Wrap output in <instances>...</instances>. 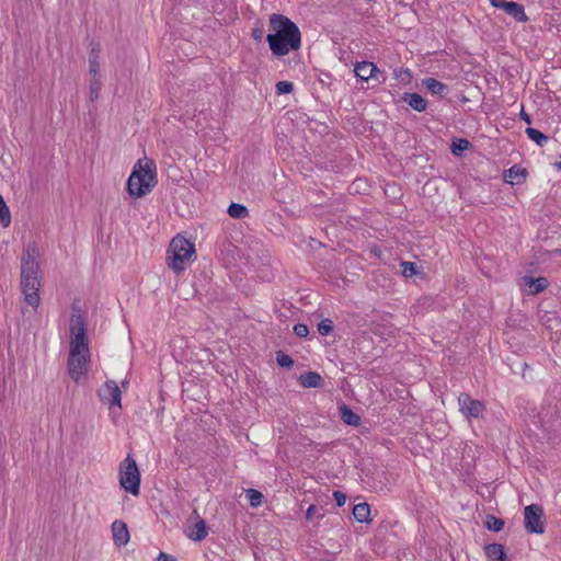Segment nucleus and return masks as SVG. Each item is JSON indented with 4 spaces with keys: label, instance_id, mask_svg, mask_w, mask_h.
Listing matches in <instances>:
<instances>
[{
    "label": "nucleus",
    "instance_id": "obj_2",
    "mask_svg": "<svg viewBox=\"0 0 561 561\" xmlns=\"http://www.w3.org/2000/svg\"><path fill=\"white\" fill-rule=\"evenodd\" d=\"M38 250L35 243H30L21 257V291L27 305L36 309L39 306V272L41 267L36 261Z\"/></svg>",
    "mask_w": 561,
    "mask_h": 561
},
{
    "label": "nucleus",
    "instance_id": "obj_26",
    "mask_svg": "<svg viewBox=\"0 0 561 561\" xmlns=\"http://www.w3.org/2000/svg\"><path fill=\"white\" fill-rule=\"evenodd\" d=\"M471 147V142L466 138H456L453 140L450 150L456 157L462 156V153Z\"/></svg>",
    "mask_w": 561,
    "mask_h": 561
},
{
    "label": "nucleus",
    "instance_id": "obj_13",
    "mask_svg": "<svg viewBox=\"0 0 561 561\" xmlns=\"http://www.w3.org/2000/svg\"><path fill=\"white\" fill-rule=\"evenodd\" d=\"M422 85L430 91L433 95L442 99L446 98L449 93V87L435 78L428 77L422 80Z\"/></svg>",
    "mask_w": 561,
    "mask_h": 561
},
{
    "label": "nucleus",
    "instance_id": "obj_20",
    "mask_svg": "<svg viewBox=\"0 0 561 561\" xmlns=\"http://www.w3.org/2000/svg\"><path fill=\"white\" fill-rule=\"evenodd\" d=\"M402 101L416 112H424L427 107V101L419 93L404 92Z\"/></svg>",
    "mask_w": 561,
    "mask_h": 561
},
{
    "label": "nucleus",
    "instance_id": "obj_40",
    "mask_svg": "<svg viewBox=\"0 0 561 561\" xmlns=\"http://www.w3.org/2000/svg\"><path fill=\"white\" fill-rule=\"evenodd\" d=\"M318 512V507L316 505H310L308 508H307V512H306V519L307 520H312L314 514Z\"/></svg>",
    "mask_w": 561,
    "mask_h": 561
},
{
    "label": "nucleus",
    "instance_id": "obj_31",
    "mask_svg": "<svg viewBox=\"0 0 561 561\" xmlns=\"http://www.w3.org/2000/svg\"><path fill=\"white\" fill-rule=\"evenodd\" d=\"M400 267L404 277H412L420 273L417 265L414 262L402 261L400 263Z\"/></svg>",
    "mask_w": 561,
    "mask_h": 561
},
{
    "label": "nucleus",
    "instance_id": "obj_3",
    "mask_svg": "<svg viewBox=\"0 0 561 561\" xmlns=\"http://www.w3.org/2000/svg\"><path fill=\"white\" fill-rule=\"evenodd\" d=\"M156 164L152 160L142 164L138 160L127 180V192L130 196L139 198L149 194L157 185Z\"/></svg>",
    "mask_w": 561,
    "mask_h": 561
},
{
    "label": "nucleus",
    "instance_id": "obj_8",
    "mask_svg": "<svg viewBox=\"0 0 561 561\" xmlns=\"http://www.w3.org/2000/svg\"><path fill=\"white\" fill-rule=\"evenodd\" d=\"M458 404L460 412L466 417L479 419L482 417L485 411V404L483 401L471 398L468 393H461L458 397Z\"/></svg>",
    "mask_w": 561,
    "mask_h": 561
},
{
    "label": "nucleus",
    "instance_id": "obj_36",
    "mask_svg": "<svg viewBox=\"0 0 561 561\" xmlns=\"http://www.w3.org/2000/svg\"><path fill=\"white\" fill-rule=\"evenodd\" d=\"M276 94L283 95L291 93L294 90V83L290 81H278L275 85Z\"/></svg>",
    "mask_w": 561,
    "mask_h": 561
},
{
    "label": "nucleus",
    "instance_id": "obj_32",
    "mask_svg": "<svg viewBox=\"0 0 561 561\" xmlns=\"http://www.w3.org/2000/svg\"><path fill=\"white\" fill-rule=\"evenodd\" d=\"M276 363L279 367L287 369L294 366V359L283 351L276 352Z\"/></svg>",
    "mask_w": 561,
    "mask_h": 561
},
{
    "label": "nucleus",
    "instance_id": "obj_1",
    "mask_svg": "<svg viewBox=\"0 0 561 561\" xmlns=\"http://www.w3.org/2000/svg\"><path fill=\"white\" fill-rule=\"evenodd\" d=\"M270 28L273 33L267 34L266 42L274 56L282 57L300 48V30L286 15L273 13L270 16Z\"/></svg>",
    "mask_w": 561,
    "mask_h": 561
},
{
    "label": "nucleus",
    "instance_id": "obj_25",
    "mask_svg": "<svg viewBox=\"0 0 561 561\" xmlns=\"http://www.w3.org/2000/svg\"><path fill=\"white\" fill-rule=\"evenodd\" d=\"M525 133L527 137L536 142L539 147H543L549 140L547 135L534 127H527Z\"/></svg>",
    "mask_w": 561,
    "mask_h": 561
},
{
    "label": "nucleus",
    "instance_id": "obj_37",
    "mask_svg": "<svg viewBox=\"0 0 561 561\" xmlns=\"http://www.w3.org/2000/svg\"><path fill=\"white\" fill-rule=\"evenodd\" d=\"M294 334L298 337H307L309 334V328L305 323H296L293 328Z\"/></svg>",
    "mask_w": 561,
    "mask_h": 561
},
{
    "label": "nucleus",
    "instance_id": "obj_9",
    "mask_svg": "<svg viewBox=\"0 0 561 561\" xmlns=\"http://www.w3.org/2000/svg\"><path fill=\"white\" fill-rule=\"evenodd\" d=\"M490 3L494 8L503 10L506 14L515 19L517 22L528 21V16L525 13L524 7L515 1L490 0Z\"/></svg>",
    "mask_w": 561,
    "mask_h": 561
},
{
    "label": "nucleus",
    "instance_id": "obj_30",
    "mask_svg": "<svg viewBox=\"0 0 561 561\" xmlns=\"http://www.w3.org/2000/svg\"><path fill=\"white\" fill-rule=\"evenodd\" d=\"M101 88H102V82L99 78V75L95 77L92 76V78L90 80V85H89L90 100L92 102H94L95 100L99 99Z\"/></svg>",
    "mask_w": 561,
    "mask_h": 561
},
{
    "label": "nucleus",
    "instance_id": "obj_27",
    "mask_svg": "<svg viewBox=\"0 0 561 561\" xmlns=\"http://www.w3.org/2000/svg\"><path fill=\"white\" fill-rule=\"evenodd\" d=\"M228 215L231 217V218H234V219H242V218H245L249 214V210L248 208L242 205V204H238V203H231L228 207V210H227Z\"/></svg>",
    "mask_w": 561,
    "mask_h": 561
},
{
    "label": "nucleus",
    "instance_id": "obj_4",
    "mask_svg": "<svg viewBox=\"0 0 561 561\" xmlns=\"http://www.w3.org/2000/svg\"><path fill=\"white\" fill-rule=\"evenodd\" d=\"M194 255V243L178 234L170 242L167 252V264L174 273L179 274L190 266Z\"/></svg>",
    "mask_w": 561,
    "mask_h": 561
},
{
    "label": "nucleus",
    "instance_id": "obj_38",
    "mask_svg": "<svg viewBox=\"0 0 561 561\" xmlns=\"http://www.w3.org/2000/svg\"><path fill=\"white\" fill-rule=\"evenodd\" d=\"M263 33H264L263 24L256 23L255 27L252 28L251 36L255 42L260 43L263 39Z\"/></svg>",
    "mask_w": 561,
    "mask_h": 561
},
{
    "label": "nucleus",
    "instance_id": "obj_15",
    "mask_svg": "<svg viewBox=\"0 0 561 561\" xmlns=\"http://www.w3.org/2000/svg\"><path fill=\"white\" fill-rule=\"evenodd\" d=\"M113 539L116 546L127 545L129 540V531L127 525L123 520H115L112 524Z\"/></svg>",
    "mask_w": 561,
    "mask_h": 561
},
{
    "label": "nucleus",
    "instance_id": "obj_35",
    "mask_svg": "<svg viewBox=\"0 0 561 561\" xmlns=\"http://www.w3.org/2000/svg\"><path fill=\"white\" fill-rule=\"evenodd\" d=\"M393 75H394V78L397 80H399L400 82L402 83H410L411 81V78H412V73L410 71V69H402V68H397L393 70Z\"/></svg>",
    "mask_w": 561,
    "mask_h": 561
},
{
    "label": "nucleus",
    "instance_id": "obj_19",
    "mask_svg": "<svg viewBox=\"0 0 561 561\" xmlns=\"http://www.w3.org/2000/svg\"><path fill=\"white\" fill-rule=\"evenodd\" d=\"M69 351H90L87 330L70 333Z\"/></svg>",
    "mask_w": 561,
    "mask_h": 561
},
{
    "label": "nucleus",
    "instance_id": "obj_12",
    "mask_svg": "<svg viewBox=\"0 0 561 561\" xmlns=\"http://www.w3.org/2000/svg\"><path fill=\"white\" fill-rule=\"evenodd\" d=\"M79 330H87L85 314L79 305L72 304L71 316L69 319V331L70 333H75Z\"/></svg>",
    "mask_w": 561,
    "mask_h": 561
},
{
    "label": "nucleus",
    "instance_id": "obj_39",
    "mask_svg": "<svg viewBox=\"0 0 561 561\" xmlns=\"http://www.w3.org/2000/svg\"><path fill=\"white\" fill-rule=\"evenodd\" d=\"M333 499L337 506H343L346 502V495L341 491H334L333 492Z\"/></svg>",
    "mask_w": 561,
    "mask_h": 561
},
{
    "label": "nucleus",
    "instance_id": "obj_14",
    "mask_svg": "<svg viewBox=\"0 0 561 561\" xmlns=\"http://www.w3.org/2000/svg\"><path fill=\"white\" fill-rule=\"evenodd\" d=\"M525 290L528 295H537L541 291H543L549 283L546 277H531V276H525L523 277Z\"/></svg>",
    "mask_w": 561,
    "mask_h": 561
},
{
    "label": "nucleus",
    "instance_id": "obj_41",
    "mask_svg": "<svg viewBox=\"0 0 561 561\" xmlns=\"http://www.w3.org/2000/svg\"><path fill=\"white\" fill-rule=\"evenodd\" d=\"M156 561H176V559L164 552H160Z\"/></svg>",
    "mask_w": 561,
    "mask_h": 561
},
{
    "label": "nucleus",
    "instance_id": "obj_29",
    "mask_svg": "<svg viewBox=\"0 0 561 561\" xmlns=\"http://www.w3.org/2000/svg\"><path fill=\"white\" fill-rule=\"evenodd\" d=\"M0 222L2 227L7 228L11 224V213L10 209L3 198V196L0 194Z\"/></svg>",
    "mask_w": 561,
    "mask_h": 561
},
{
    "label": "nucleus",
    "instance_id": "obj_23",
    "mask_svg": "<svg viewBox=\"0 0 561 561\" xmlns=\"http://www.w3.org/2000/svg\"><path fill=\"white\" fill-rule=\"evenodd\" d=\"M208 535V526L203 518L194 524L192 531L187 535L193 541H202Z\"/></svg>",
    "mask_w": 561,
    "mask_h": 561
},
{
    "label": "nucleus",
    "instance_id": "obj_34",
    "mask_svg": "<svg viewBox=\"0 0 561 561\" xmlns=\"http://www.w3.org/2000/svg\"><path fill=\"white\" fill-rule=\"evenodd\" d=\"M333 329H334V324L331 319H323L317 325V331L322 336H327L330 333H332Z\"/></svg>",
    "mask_w": 561,
    "mask_h": 561
},
{
    "label": "nucleus",
    "instance_id": "obj_43",
    "mask_svg": "<svg viewBox=\"0 0 561 561\" xmlns=\"http://www.w3.org/2000/svg\"><path fill=\"white\" fill-rule=\"evenodd\" d=\"M554 165H556V168H557L558 170H561V161L556 162V163H554Z\"/></svg>",
    "mask_w": 561,
    "mask_h": 561
},
{
    "label": "nucleus",
    "instance_id": "obj_33",
    "mask_svg": "<svg viewBox=\"0 0 561 561\" xmlns=\"http://www.w3.org/2000/svg\"><path fill=\"white\" fill-rule=\"evenodd\" d=\"M247 497H248L251 506L257 507L262 504L264 496H263L262 492H260L255 489H249L247 491Z\"/></svg>",
    "mask_w": 561,
    "mask_h": 561
},
{
    "label": "nucleus",
    "instance_id": "obj_18",
    "mask_svg": "<svg viewBox=\"0 0 561 561\" xmlns=\"http://www.w3.org/2000/svg\"><path fill=\"white\" fill-rule=\"evenodd\" d=\"M527 170L514 164L508 170L504 171V181L512 185L522 184L526 181Z\"/></svg>",
    "mask_w": 561,
    "mask_h": 561
},
{
    "label": "nucleus",
    "instance_id": "obj_16",
    "mask_svg": "<svg viewBox=\"0 0 561 561\" xmlns=\"http://www.w3.org/2000/svg\"><path fill=\"white\" fill-rule=\"evenodd\" d=\"M100 53L101 44L96 41H91L89 50V73L93 77L98 76L100 71Z\"/></svg>",
    "mask_w": 561,
    "mask_h": 561
},
{
    "label": "nucleus",
    "instance_id": "obj_42",
    "mask_svg": "<svg viewBox=\"0 0 561 561\" xmlns=\"http://www.w3.org/2000/svg\"><path fill=\"white\" fill-rule=\"evenodd\" d=\"M520 118L527 123V124H531V117L529 114L525 113L524 110H522L520 112Z\"/></svg>",
    "mask_w": 561,
    "mask_h": 561
},
{
    "label": "nucleus",
    "instance_id": "obj_17",
    "mask_svg": "<svg viewBox=\"0 0 561 561\" xmlns=\"http://www.w3.org/2000/svg\"><path fill=\"white\" fill-rule=\"evenodd\" d=\"M299 383L304 388H322L324 379L317 371H305L298 377Z\"/></svg>",
    "mask_w": 561,
    "mask_h": 561
},
{
    "label": "nucleus",
    "instance_id": "obj_28",
    "mask_svg": "<svg viewBox=\"0 0 561 561\" xmlns=\"http://www.w3.org/2000/svg\"><path fill=\"white\" fill-rule=\"evenodd\" d=\"M484 527L490 531L499 533L504 528V520L494 515H486Z\"/></svg>",
    "mask_w": 561,
    "mask_h": 561
},
{
    "label": "nucleus",
    "instance_id": "obj_24",
    "mask_svg": "<svg viewBox=\"0 0 561 561\" xmlns=\"http://www.w3.org/2000/svg\"><path fill=\"white\" fill-rule=\"evenodd\" d=\"M353 515H354V518L358 523H369L370 522V518H369L370 506H369V504L366 503V502H363V503L354 505V507H353Z\"/></svg>",
    "mask_w": 561,
    "mask_h": 561
},
{
    "label": "nucleus",
    "instance_id": "obj_5",
    "mask_svg": "<svg viewBox=\"0 0 561 561\" xmlns=\"http://www.w3.org/2000/svg\"><path fill=\"white\" fill-rule=\"evenodd\" d=\"M119 484L125 491L135 496L140 492V472L130 455H127L119 466Z\"/></svg>",
    "mask_w": 561,
    "mask_h": 561
},
{
    "label": "nucleus",
    "instance_id": "obj_11",
    "mask_svg": "<svg viewBox=\"0 0 561 561\" xmlns=\"http://www.w3.org/2000/svg\"><path fill=\"white\" fill-rule=\"evenodd\" d=\"M355 76L362 81H368L369 79H377L378 75H382L380 69L371 61H359L354 67Z\"/></svg>",
    "mask_w": 561,
    "mask_h": 561
},
{
    "label": "nucleus",
    "instance_id": "obj_7",
    "mask_svg": "<svg viewBox=\"0 0 561 561\" xmlns=\"http://www.w3.org/2000/svg\"><path fill=\"white\" fill-rule=\"evenodd\" d=\"M543 510L538 504H530L524 510V527L529 534L545 533Z\"/></svg>",
    "mask_w": 561,
    "mask_h": 561
},
{
    "label": "nucleus",
    "instance_id": "obj_21",
    "mask_svg": "<svg viewBox=\"0 0 561 561\" xmlns=\"http://www.w3.org/2000/svg\"><path fill=\"white\" fill-rule=\"evenodd\" d=\"M484 553L491 561H508L505 548L501 543H488L484 547Z\"/></svg>",
    "mask_w": 561,
    "mask_h": 561
},
{
    "label": "nucleus",
    "instance_id": "obj_10",
    "mask_svg": "<svg viewBox=\"0 0 561 561\" xmlns=\"http://www.w3.org/2000/svg\"><path fill=\"white\" fill-rule=\"evenodd\" d=\"M100 399L110 405L121 408L122 391L116 381L107 380L102 389L99 390Z\"/></svg>",
    "mask_w": 561,
    "mask_h": 561
},
{
    "label": "nucleus",
    "instance_id": "obj_22",
    "mask_svg": "<svg viewBox=\"0 0 561 561\" xmlns=\"http://www.w3.org/2000/svg\"><path fill=\"white\" fill-rule=\"evenodd\" d=\"M341 420L350 426H358L360 424V417L355 413L347 404H342L340 408Z\"/></svg>",
    "mask_w": 561,
    "mask_h": 561
},
{
    "label": "nucleus",
    "instance_id": "obj_6",
    "mask_svg": "<svg viewBox=\"0 0 561 561\" xmlns=\"http://www.w3.org/2000/svg\"><path fill=\"white\" fill-rule=\"evenodd\" d=\"M89 364L90 351H69L68 374L75 382H80L81 378L88 374Z\"/></svg>",
    "mask_w": 561,
    "mask_h": 561
}]
</instances>
